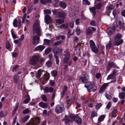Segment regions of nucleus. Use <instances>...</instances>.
<instances>
[{
    "label": "nucleus",
    "instance_id": "12",
    "mask_svg": "<svg viewBox=\"0 0 125 125\" xmlns=\"http://www.w3.org/2000/svg\"><path fill=\"white\" fill-rule=\"evenodd\" d=\"M53 88L51 87L49 88L48 87H46L44 89V91L46 93H48L49 92L51 93L53 90Z\"/></svg>",
    "mask_w": 125,
    "mask_h": 125
},
{
    "label": "nucleus",
    "instance_id": "15",
    "mask_svg": "<svg viewBox=\"0 0 125 125\" xmlns=\"http://www.w3.org/2000/svg\"><path fill=\"white\" fill-rule=\"evenodd\" d=\"M45 48L42 45H39L35 48L34 50L35 51H39L41 52Z\"/></svg>",
    "mask_w": 125,
    "mask_h": 125
},
{
    "label": "nucleus",
    "instance_id": "63",
    "mask_svg": "<svg viewBox=\"0 0 125 125\" xmlns=\"http://www.w3.org/2000/svg\"><path fill=\"white\" fill-rule=\"evenodd\" d=\"M101 74L100 73H97L95 75V77L97 79H99L101 77Z\"/></svg>",
    "mask_w": 125,
    "mask_h": 125
},
{
    "label": "nucleus",
    "instance_id": "1",
    "mask_svg": "<svg viewBox=\"0 0 125 125\" xmlns=\"http://www.w3.org/2000/svg\"><path fill=\"white\" fill-rule=\"evenodd\" d=\"M72 121H75L78 124H81V119L78 115L71 114L68 119H66L65 122L67 123L69 122Z\"/></svg>",
    "mask_w": 125,
    "mask_h": 125
},
{
    "label": "nucleus",
    "instance_id": "31",
    "mask_svg": "<svg viewBox=\"0 0 125 125\" xmlns=\"http://www.w3.org/2000/svg\"><path fill=\"white\" fill-rule=\"evenodd\" d=\"M70 59V56L69 55H67L64 59V62L65 63L69 61Z\"/></svg>",
    "mask_w": 125,
    "mask_h": 125
},
{
    "label": "nucleus",
    "instance_id": "49",
    "mask_svg": "<svg viewBox=\"0 0 125 125\" xmlns=\"http://www.w3.org/2000/svg\"><path fill=\"white\" fill-rule=\"evenodd\" d=\"M30 111V109L28 108H27L24 110L22 112L23 114H27Z\"/></svg>",
    "mask_w": 125,
    "mask_h": 125
},
{
    "label": "nucleus",
    "instance_id": "64",
    "mask_svg": "<svg viewBox=\"0 0 125 125\" xmlns=\"http://www.w3.org/2000/svg\"><path fill=\"white\" fill-rule=\"evenodd\" d=\"M90 25L91 26H94L95 25V22L94 21H93L90 22Z\"/></svg>",
    "mask_w": 125,
    "mask_h": 125
},
{
    "label": "nucleus",
    "instance_id": "61",
    "mask_svg": "<svg viewBox=\"0 0 125 125\" xmlns=\"http://www.w3.org/2000/svg\"><path fill=\"white\" fill-rule=\"evenodd\" d=\"M111 104L110 102H109L108 103L106 106V108L108 109L110 108L111 106Z\"/></svg>",
    "mask_w": 125,
    "mask_h": 125
},
{
    "label": "nucleus",
    "instance_id": "2",
    "mask_svg": "<svg viewBox=\"0 0 125 125\" xmlns=\"http://www.w3.org/2000/svg\"><path fill=\"white\" fill-rule=\"evenodd\" d=\"M72 121H75L78 124H81V119L78 115L71 114L68 119H66L65 122L67 123L69 122Z\"/></svg>",
    "mask_w": 125,
    "mask_h": 125
},
{
    "label": "nucleus",
    "instance_id": "20",
    "mask_svg": "<svg viewBox=\"0 0 125 125\" xmlns=\"http://www.w3.org/2000/svg\"><path fill=\"white\" fill-rule=\"evenodd\" d=\"M60 7L63 9H65L67 7L66 3L64 2L61 1L59 3Z\"/></svg>",
    "mask_w": 125,
    "mask_h": 125
},
{
    "label": "nucleus",
    "instance_id": "57",
    "mask_svg": "<svg viewBox=\"0 0 125 125\" xmlns=\"http://www.w3.org/2000/svg\"><path fill=\"white\" fill-rule=\"evenodd\" d=\"M111 44L112 43L111 42L109 41V42L106 46V48L108 49L110 48L111 47Z\"/></svg>",
    "mask_w": 125,
    "mask_h": 125
},
{
    "label": "nucleus",
    "instance_id": "7",
    "mask_svg": "<svg viewBox=\"0 0 125 125\" xmlns=\"http://www.w3.org/2000/svg\"><path fill=\"white\" fill-rule=\"evenodd\" d=\"M90 47L92 51L96 53L98 52V49L97 48L94 41L91 40L90 42Z\"/></svg>",
    "mask_w": 125,
    "mask_h": 125
},
{
    "label": "nucleus",
    "instance_id": "58",
    "mask_svg": "<svg viewBox=\"0 0 125 125\" xmlns=\"http://www.w3.org/2000/svg\"><path fill=\"white\" fill-rule=\"evenodd\" d=\"M10 48V46L9 42H7L6 44V48L8 49H9Z\"/></svg>",
    "mask_w": 125,
    "mask_h": 125
},
{
    "label": "nucleus",
    "instance_id": "42",
    "mask_svg": "<svg viewBox=\"0 0 125 125\" xmlns=\"http://www.w3.org/2000/svg\"><path fill=\"white\" fill-rule=\"evenodd\" d=\"M46 65L48 67H50L52 66V62L51 60H49L46 62Z\"/></svg>",
    "mask_w": 125,
    "mask_h": 125
},
{
    "label": "nucleus",
    "instance_id": "56",
    "mask_svg": "<svg viewBox=\"0 0 125 125\" xmlns=\"http://www.w3.org/2000/svg\"><path fill=\"white\" fill-rule=\"evenodd\" d=\"M19 67V66L18 65H16L13 68V69L12 70V71L13 72H15L16 70L18 69Z\"/></svg>",
    "mask_w": 125,
    "mask_h": 125
},
{
    "label": "nucleus",
    "instance_id": "40",
    "mask_svg": "<svg viewBox=\"0 0 125 125\" xmlns=\"http://www.w3.org/2000/svg\"><path fill=\"white\" fill-rule=\"evenodd\" d=\"M11 32L12 36L14 39H15L17 38L16 35L14 33L13 30L12 29L11 30Z\"/></svg>",
    "mask_w": 125,
    "mask_h": 125
},
{
    "label": "nucleus",
    "instance_id": "26",
    "mask_svg": "<svg viewBox=\"0 0 125 125\" xmlns=\"http://www.w3.org/2000/svg\"><path fill=\"white\" fill-rule=\"evenodd\" d=\"M29 117V115H27L22 118L21 119V122L22 123H25V122L28 120Z\"/></svg>",
    "mask_w": 125,
    "mask_h": 125
},
{
    "label": "nucleus",
    "instance_id": "28",
    "mask_svg": "<svg viewBox=\"0 0 125 125\" xmlns=\"http://www.w3.org/2000/svg\"><path fill=\"white\" fill-rule=\"evenodd\" d=\"M59 48L58 47L54 48L53 50V52L54 54V55L56 54H57L59 53Z\"/></svg>",
    "mask_w": 125,
    "mask_h": 125
},
{
    "label": "nucleus",
    "instance_id": "36",
    "mask_svg": "<svg viewBox=\"0 0 125 125\" xmlns=\"http://www.w3.org/2000/svg\"><path fill=\"white\" fill-rule=\"evenodd\" d=\"M105 117V116L104 115H102L100 116L98 118V121L100 123L103 121Z\"/></svg>",
    "mask_w": 125,
    "mask_h": 125
},
{
    "label": "nucleus",
    "instance_id": "3",
    "mask_svg": "<svg viewBox=\"0 0 125 125\" xmlns=\"http://www.w3.org/2000/svg\"><path fill=\"white\" fill-rule=\"evenodd\" d=\"M41 57V56L39 54L35 55L32 56L30 60L29 63L31 65L37 64L39 60Z\"/></svg>",
    "mask_w": 125,
    "mask_h": 125
},
{
    "label": "nucleus",
    "instance_id": "62",
    "mask_svg": "<svg viewBox=\"0 0 125 125\" xmlns=\"http://www.w3.org/2000/svg\"><path fill=\"white\" fill-rule=\"evenodd\" d=\"M75 31L77 35H78L81 33L80 30V29L78 28V27H77Z\"/></svg>",
    "mask_w": 125,
    "mask_h": 125
},
{
    "label": "nucleus",
    "instance_id": "46",
    "mask_svg": "<svg viewBox=\"0 0 125 125\" xmlns=\"http://www.w3.org/2000/svg\"><path fill=\"white\" fill-rule=\"evenodd\" d=\"M97 116V112L95 111H94L91 114V117L92 118Z\"/></svg>",
    "mask_w": 125,
    "mask_h": 125
},
{
    "label": "nucleus",
    "instance_id": "23",
    "mask_svg": "<svg viewBox=\"0 0 125 125\" xmlns=\"http://www.w3.org/2000/svg\"><path fill=\"white\" fill-rule=\"evenodd\" d=\"M40 106L43 108H46L47 107V105L46 104L42 102H41L39 103Z\"/></svg>",
    "mask_w": 125,
    "mask_h": 125
},
{
    "label": "nucleus",
    "instance_id": "21",
    "mask_svg": "<svg viewBox=\"0 0 125 125\" xmlns=\"http://www.w3.org/2000/svg\"><path fill=\"white\" fill-rule=\"evenodd\" d=\"M123 41L122 39H118L115 40V44L116 45L118 46L122 43Z\"/></svg>",
    "mask_w": 125,
    "mask_h": 125
},
{
    "label": "nucleus",
    "instance_id": "34",
    "mask_svg": "<svg viewBox=\"0 0 125 125\" xmlns=\"http://www.w3.org/2000/svg\"><path fill=\"white\" fill-rule=\"evenodd\" d=\"M122 37V35L119 33H117L115 37V40L120 39Z\"/></svg>",
    "mask_w": 125,
    "mask_h": 125
},
{
    "label": "nucleus",
    "instance_id": "43",
    "mask_svg": "<svg viewBox=\"0 0 125 125\" xmlns=\"http://www.w3.org/2000/svg\"><path fill=\"white\" fill-rule=\"evenodd\" d=\"M14 81L16 83H17L19 79V77L18 75L15 76L14 77Z\"/></svg>",
    "mask_w": 125,
    "mask_h": 125
},
{
    "label": "nucleus",
    "instance_id": "11",
    "mask_svg": "<svg viewBox=\"0 0 125 125\" xmlns=\"http://www.w3.org/2000/svg\"><path fill=\"white\" fill-rule=\"evenodd\" d=\"M40 38L37 35H34L33 37V41L32 43L33 45H36L38 44L39 43V40Z\"/></svg>",
    "mask_w": 125,
    "mask_h": 125
},
{
    "label": "nucleus",
    "instance_id": "22",
    "mask_svg": "<svg viewBox=\"0 0 125 125\" xmlns=\"http://www.w3.org/2000/svg\"><path fill=\"white\" fill-rule=\"evenodd\" d=\"M26 99L24 100L23 103L25 104H27L29 103L30 99V98L29 95H26L25 96Z\"/></svg>",
    "mask_w": 125,
    "mask_h": 125
},
{
    "label": "nucleus",
    "instance_id": "38",
    "mask_svg": "<svg viewBox=\"0 0 125 125\" xmlns=\"http://www.w3.org/2000/svg\"><path fill=\"white\" fill-rule=\"evenodd\" d=\"M13 24V26L15 27H17L18 26V21L16 19H15L14 20Z\"/></svg>",
    "mask_w": 125,
    "mask_h": 125
},
{
    "label": "nucleus",
    "instance_id": "13",
    "mask_svg": "<svg viewBox=\"0 0 125 125\" xmlns=\"http://www.w3.org/2000/svg\"><path fill=\"white\" fill-rule=\"evenodd\" d=\"M45 23L48 24L51 23L52 21V19L51 17L50 16L48 15H46L45 16Z\"/></svg>",
    "mask_w": 125,
    "mask_h": 125
},
{
    "label": "nucleus",
    "instance_id": "35",
    "mask_svg": "<svg viewBox=\"0 0 125 125\" xmlns=\"http://www.w3.org/2000/svg\"><path fill=\"white\" fill-rule=\"evenodd\" d=\"M44 43L47 45H49L50 44L51 41L50 40L47 39H44Z\"/></svg>",
    "mask_w": 125,
    "mask_h": 125
},
{
    "label": "nucleus",
    "instance_id": "14",
    "mask_svg": "<svg viewBox=\"0 0 125 125\" xmlns=\"http://www.w3.org/2000/svg\"><path fill=\"white\" fill-rule=\"evenodd\" d=\"M40 119L38 117H35L33 118L32 120H31V121H33L34 124L35 125L38 124L40 122Z\"/></svg>",
    "mask_w": 125,
    "mask_h": 125
},
{
    "label": "nucleus",
    "instance_id": "59",
    "mask_svg": "<svg viewBox=\"0 0 125 125\" xmlns=\"http://www.w3.org/2000/svg\"><path fill=\"white\" fill-rule=\"evenodd\" d=\"M74 22L73 21H70V23L69 26L72 28H73L74 26Z\"/></svg>",
    "mask_w": 125,
    "mask_h": 125
},
{
    "label": "nucleus",
    "instance_id": "4",
    "mask_svg": "<svg viewBox=\"0 0 125 125\" xmlns=\"http://www.w3.org/2000/svg\"><path fill=\"white\" fill-rule=\"evenodd\" d=\"M85 87L87 89L89 92H90V90L92 89H94L93 91L95 92L97 89L94 83L87 81L85 83Z\"/></svg>",
    "mask_w": 125,
    "mask_h": 125
},
{
    "label": "nucleus",
    "instance_id": "45",
    "mask_svg": "<svg viewBox=\"0 0 125 125\" xmlns=\"http://www.w3.org/2000/svg\"><path fill=\"white\" fill-rule=\"evenodd\" d=\"M83 4H87L88 5H89L90 4V2L88 0H83Z\"/></svg>",
    "mask_w": 125,
    "mask_h": 125
},
{
    "label": "nucleus",
    "instance_id": "55",
    "mask_svg": "<svg viewBox=\"0 0 125 125\" xmlns=\"http://www.w3.org/2000/svg\"><path fill=\"white\" fill-rule=\"evenodd\" d=\"M25 125H35L34 124L33 121H29Z\"/></svg>",
    "mask_w": 125,
    "mask_h": 125
},
{
    "label": "nucleus",
    "instance_id": "39",
    "mask_svg": "<svg viewBox=\"0 0 125 125\" xmlns=\"http://www.w3.org/2000/svg\"><path fill=\"white\" fill-rule=\"evenodd\" d=\"M62 42V41H60L56 42L53 43V45L54 46H57L60 45Z\"/></svg>",
    "mask_w": 125,
    "mask_h": 125
},
{
    "label": "nucleus",
    "instance_id": "6",
    "mask_svg": "<svg viewBox=\"0 0 125 125\" xmlns=\"http://www.w3.org/2000/svg\"><path fill=\"white\" fill-rule=\"evenodd\" d=\"M117 71L116 69L114 70L113 72V73L109 75L108 76L107 79L108 80L110 79H113V81H111L110 83H115L116 81V73L117 72Z\"/></svg>",
    "mask_w": 125,
    "mask_h": 125
},
{
    "label": "nucleus",
    "instance_id": "53",
    "mask_svg": "<svg viewBox=\"0 0 125 125\" xmlns=\"http://www.w3.org/2000/svg\"><path fill=\"white\" fill-rule=\"evenodd\" d=\"M86 34L87 35L90 34L91 32L92 31L89 28H88L86 30Z\"/></svg>",
    "mask_w": 125,
    "mask_h": 125
},
{
    "label": "nucleus",
    "instance_id": "5",
    "mask_svg": "<svg viewBox=\"0 0 125 125\" xmlns=\"http://www.w3.org/2000/svg\"><path fill=\"white\" fill-rule=\"evenodd\" d=\"M33 30L34 34L35 33H36L39 36L41 35V30L39 27V24L38 22H36L34 24L33 26Z\"/></svg>",
    "mask_w": 125,
    "mask_h": 125
},
{
    "label": "nucleus",
    "instance_id": "60",
    "mask_svg": "<svg viewBox=\"0 0 125 125\" xmlns=\"http://www.w3.org/2000/svg\"><path fill=\"white\" fill-rule=\"evenodd\" d=\"M55 58L56 59V63L57 64H58L59 62V61L58 59V56L56 55H55L54 56Z\"/></svg>",
    "mask_w": 125,
    "mask_h": 125
},
{
    "label": "nucleus",
    "instance_id": "47",
    "mask_svg": "<svg viewBox=\"0 0 125 125\" xmlns=\"http://www.w3.org/2000/svg\"><path fill=\"white\" fill-rule=\"evenodd\" d=\"M72 100L71 99L69 98L67 101V104L68 106H69L72 104Z\"/></svg>",
    "mask_w": 125,
    "mask_h": 125
},
{
    "label": "nucleus",
    "instance_id": "9",
    "mask_svg": "<svg viewBox=\"0 0 125 125\" xmlns=\"http://www.w3.org/2000/svg\"><path fill=\"white\" fill-rule=\"evenodd\" d=\"M50 74L49 73L44 74L43 77L41 79L40 81L43 84H44L47 81L49 78Z\"/></svg>",
    "mask_w": 125,
    "mask_h": 125
},
{
    "label": "nucleus",
    "instance_id": "41",
    "mask_svg": "<svg viewBox=\"0 0 125 125\" xmlns=\"http://www.w3.org/2000/svg\"><path fill=\"white\" fill-rule=\"evenodd\" d=\"M41 98L42 100L44 102H46L47 101V97L44 94H43L41 95Z\"/></svg>",
    "mask_w": 125,
    "mask_h": 125
},
{
    "label": "nucleus",
    "instance_id": "29",
    "mask_svg": "<svg viewBox=\"0 0 125 125\" xmlns=\"http://www.w3.org/2000/svg\"><path fill=\"white\" fill-rule=\"evenodd\" d=\"M42 70L41 69L39 70L36 73V77L37 78H39L40 77L42 73Z\"/></svg>",
    "mask_w": 125,
    "mask_h": 125
},
{
    "label": "nucleus",
    "instance_id": "16",
    "mask_svg": "<svg viewBox=\"0 0 125 125\" xmlns=\"http://www.w3.org/2000/svg\"><path fill=\"white\" fill-rule=\"evenodd\" d=\"M114 6L111 5L110 6H107L106 7V12L108 14L110 13L111 12V10L114 9Z\"/></svg>",
    "mask_w": 125,
    "mask_h": 125
},
{
    "label": "nucleus",
    "instance_id": "32",
    "mask_svg": "<svg viewBox=\"0 0 125 125\" xmlns=\"http://www.w3.org/2000/svg\"><path fill=\"white\" fill-rule=\"evenodd\" d=\"M96 8L95 7H93L90 8L89 10L91 12H92L93 14L94 15L96 14L95 10Z\"/></svg>",
    "mask_w": 125,
    "mask_h": 125
},
{
    "label": "nucleus",
    "instance_id": "37",
    "mask_svg": "<svg viewBox=\"0 0 125 125\" xmlns=\"http://www.w3.org/2000/svg\"><path fill=\"white\" fill-rule=\"evenodd\" d=\"M19 103H17L15 105V106L14 108V109L13 111V114H15V112L16 111L18 107Z\"/></svg>",
    "mask_w": 125,
    "mask_h": 125
},
{
    "label": "nucleus",
    "instance_id": "10",
    "mask_svg": "<svg viewBox=\"0 0 125 125\" xmlns=\"http://www.w3.org/2000/svg\"><path fill=\"white\" fill-rule=\"evenodd\" d=\"M109 83H104L101 87L99 91V93H102L104 91L107 87Z\"/></svg>",
    "mask_w": 125,
    "mask_h": 125
},
{
    "label": "nucleus",
    "instance_id": "18",
    "mask_svg": "<svg viewBox=\"0 0 125 125\" xmlns=\"http://www.w3.org/2000/svg\"><path fill=\"white\" fill-rule=\"evenodd\" d=\"M117 26L120 29H121L124 27V26L122 24L121 21H116Z\"/></svg>",
    "mask_w": 125,
    "mask_h": 125
},
{
    "label": "nucleus",
    "instance_id": "8",
    "mask_svg": "<svg viewBox=\"0 0 125 125\" xmlns=\"http://www.w3.org/2000/svg\"><path fill=\"white\" fill-rule=\"evenodd\" d=\"M63 105H58L55 107V111L58 114L62 113L64 109Z\"/></svg>",
    "mask_w": 125,
    "mask_h": 125
},
{
    "label": "nucleus",
    "instance_id": "48",
    "mask_svg": "<svg viewBox=\"0 0 125 125\" xmlns=\"http://www.w3.org/2000/svg\"><path fill=\"white\" fill-rule=\"evenodd\" d=\"M102 6L101 3H99L97 4L95 6V8L96 9L99 10L101 8Z\"/></svg>",
    "mask_w": 125,
    "mask_h": 125
},
{
    "label": "nucleus",
    "instance_id": "51",
    "mask_svg": "<svg viewBox=\"0 0 125 125\" xmlns=\"http://www.w3.org/2000/svg\"><path fill=\"white\" fill-rule=\"evenodd\" d=\"M105 96L108 100H110L112 98V97L110 95L108 94L107 93L105 94Z\"/></svg>",
    "mask_w": 125,
    "mask_h": 125
},
{
    "label": "nucleus",
    "instance_id": "33",
    "mask_svg": "<svg viewBox=\"0 0 125 125\" xmlns=\"http://www.w3.org/2000/svg\"><path fill=\"white\" fill-rule=\"evenodd\" d=\"M64 22V20L63 19H58L56 20V22L59 24H62Z\"/></svg>",
    "mask_w": 125,
    "mask_h": 125
},
{
    "label": "nucleus",
    "instance_id": "24",
    "mask_svg": "<svg viewBox=\"0 0 125 125\" xmlns=\"http://www.w3.org/2000/svg\"><path fill=\"white\" fill-rule=\"evenodd\" d=\"M118 96L120 99H124L125 98V93L123 92L119 93Z\"/></svg>",
    "mask_w": 125,
    "mask_h": 125
},
{
    "label": "nucleus",
    "instance_id": "27",
    "mask_svg": "<svg viewBox=\"0 0 125 125\" xmlns=\"http://www.w3.org/2000/svg\"><path fill=\"white\" fill-rule=\"evenodd\" d=\"M117 110L115 109H114L112 111L111 115L113 117H115L117 115Z\"/></svg>",
    "mask_w": 125,
    "mask_h": 125
},
{
    "label": "nucleus",
    "instance_id": "17",
    "mask_svg": "<svg viewBox=\"0 0 125 125\" xmlns=\"http://www.w3.org/2000/svg\"><path fill=\"white\" fill-rule=\"evenodd\" d=\"M58 16L64 19L65 17L66 14L65 12L63 11H60L58 12Z\"/></svg>",
    "mask_w": 125,
    "mask_h": 125
},
{
    "label": "nucleus",
    "instance_id": "25",
    "mask_svg": "<svg viewBox=\"0 0 125 125\" xmlns=\"http://www.w3.org/2000/svg\"><path fill=\"white\" fill-rule=\"evenodd\" d=\"M79 79L81 80L83 83H85L87 81V80L85 76L80 77Z\"/></svg>",
    "mask_w": 125,
    "mask_h": 125
},
{
    "label": "nucleus",
    "instance_id": "44",
    "mask_svg": "<svg viewBox=\"0 0 125 125\" xmlns=\"http://www.w3.org/2000/svg\"><path fill=\"white\" fill-rule=\"evenodd\" d=\"M57 71L55 70H54L52 71L51 72V74L52 76H54L56 77L57 76Z\"/></svg>",
    "mask_w": 125,
    "mask_h": 125
},
{
    "label": "nucleus",
    "instance_id": "50",
    "mask_svg": "<svg viewBox=\"0 0 125 125\" xmlns=\"http://www.w3.org/2000/svg\"><path fill=\"white\" fill-rule=\"evenodd\" d=\"M51 49L50 48L46 49L45 51V53L46 54H47L50 53L51 51Z\"/></svg>",
    "mask_w": 125,
    "mask_h": 125
},
{
    "label": "nucleus",
    "instance_id": "54",
    "mask_svg": "<svg viewBox=\"0 0 125 125\" xmlns=\"http://www.w3.org/2000/svg\"><path fill=\"white\" fill-rule=\"evenodd\" d=\"M44 12L47 14H50L51 13V11L49 9H47L44 10Z\"/></svg>",
    "mask_w": 125,
    "mask_h": 125
},
{
    "label": "nucleus",
    "instance_id": "19",
    "mask_svg": "<svg viewBox=\"0 0 125 125\" xmlns=\"http://www.w3.org/2000/svg\"><path fill=\"white\" fill-rule=\"evenodd\" d=\"M116 67V66L115 63L113 62H111L108 63L107 68L109 70L111 67L115 68Z\"/></svg>",
    "mask_w": 125,
    "mask_h": 125
},
{
    "label": "nucleus",
    "instance_id": "52",
    "mask_svg": "<svg viewBox=\"0 0 125 125\" xmlns=\"http://www.w3.org/2000/svg\"><path fill=\"white\" fill-rule=\"evenodd\" d=\"M102 104L101 103L97 104L95 106V108L96 109L98 110L101 106Z\"/></svg>",
    "mask_w": 125,
    "mask_h": 125
},
{
    "label": "nucleus",
    "instance_id": "30",
    "mask_svg": "<svg viewBox=\"0 0 125 125\" xmlns=\"http://www.w3.org/2000/svg\"><path fill=\"white\" fill-rule=\"evenodd\" d=\"M60 27L62 29H67L68 27V25L67 23L62 24L60 25Z\"/></svg>",
    "mask_w": 125,
    "mask_h": 125
}]
</instances>
